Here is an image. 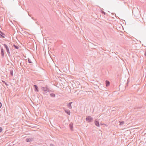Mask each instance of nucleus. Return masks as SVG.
Masks as SVG:
<instances>
[{"label":"nucleus","instance_id":"nucleus-12","mask_svg":"<svg viewBox=\"0 0 146 146\" xmlns=\"http://www.w3.org/2000/svg\"><path fill=\"white\" fill-rule=\"evenodd\" d=\"M106 86L107 87L109 86L110 84V82L108 80L106 81Z\"/></svg>","mask_w":146,"mask_h":146},{"label":"nucleus","instance_id":"nucleus-7","mask_svg":"<svg viewBox=\"0 0 146 146\" xmlns=\"http://www.w3.org/2000/svg\"><path fill=\"white\" fill-rule=\"evenodd\" d=\"M72 103V102H70L67 105L68 107L70 109H71L72 108L71 104Z\"/></svg>","mask_w":146,"mask_h":146},{"label":"nucleus","instance_id":"nucleus-10","mask_svg":"<svg viewBox=\"0 0 146 146\" xmlns=\"http://www.w3.org/2000/svg\"><path fill=\"white\" fill-rule=\"evenodd\" d=\"M64 111L68 115H70V111L69 110H64Z\"/></svg>","mask_w":146,"mask_h":146},{"label":"nucleus","instance_id":"nucleus-13","mask_svg":"<svg viewBox=\"0 0 146 146\" xmlns=\"http://www.w3.org/2000/svg\"><path fill=\"white\" fill-rule=\"evenodd\" d=\"M50 96L51 97L55 98L56 97L55 94L53 93L50 94Z\"/></svg>","mask_w":146,"mask_h":146},{"label":"nucleus","instance_id":"nucleus-4","mask_svg":"<svg viewBox=\"0 0 146 146\" xmlns=\"http://www.w3.org/2000/svg\"><path fill=\"white\" fill-rule=\"evenodd\" d=\"M1 57L2 58H3L4 56V49L3 48H1Z\"/></svg>","mask_w":146,"mask_h":146},{"label":"nucleus","instance_id":"nucleus-21","mask_svg":"<svg viewBox=\"0 0 146 146\" xmlns=\"http://www.w3.org/2000/svg\"><path fill=\"white\" fill-rule=\"evenodd\" d=\"M102 13L104 14V15H105V14H106V13L103 11H102Z\"/></svg>","mask_w":146,"mask_h":146},{"label":"nucleus","instance_id":"nucleus-8","mask_svg":"<svg viewBox=\"0 0 146 146\" xmlns=\"http://www.w3.org/2000/svg\"><path fill=\"white\" fill-rule=\"evenodd\" d=\"M95 125L97 127H99L100 126V124L99 123V122L98 121H96V120H95Z\"/></svg>","mask_w":146,"mask_h":146},{"label":"nucleus","instance_id":"nucleus-2","mask_svg":"<svg viewBox=\"0 0 146 146\" xmlns=\"http://www.w3.org/2000/svg\"><path fill=\"white\" fill-rule=\"evenodd\" d=\"M3 45L6 49V51L7 52L8 55L9 57H10L11 56V54L10 52L9 47L7 45L5 44H3Z\"/></svg>","mask_w":146,"mask_h":146},{"label":"nucleus","instance_id":"nucleus-17","mask_svg":"<svg viewBox=\"0 0 146 146\" xmlns=\"http://www.w3.org/2000/svg\"><path fill=\"white\" fill-rule=\"evenodd\" d=\"M28 61L29 63H32V62L31 60L30 59H29V58H28Z\"/></svg>","mask_w":146,"mask_h":146},{"label":"nucleus","instance_id":"nucleus-9","mask_svg":"<svg viewBox=\"0 0 146 146\" xmlns=\"http://www.w3.org/2000/svg\"><path fill=\"white\" fill-rule=\"evenodd\" d=\"M13 70H14V69L13 68H11V69L10 70V74L12 76H13Z\"/></svg>","mask_w":146,"mask_h":146},{"label":"nucleus","instance_id":"nucleus-6","mask_svg":"<svg viewBox=\"0 0 146 146\" xmlns=\"http://www.w3.org/2000/svg\"><path fill=\"white\" fill-rule=\"evenodd\" d=\"M33 141V139L31 138H27L26 139V141L28 142H31Z\"/></svg>","mask_w":146,"mask_h":146},{"label":"nucleus","instance_id":"nucleus-1","mask_svg":"<svg viewBox=\"0 0 146 146\" xmlns=\"http://www.w3.org/2000/svg\"><path fill=\"white\" fill-rule=\"evenodd\" d=\"M41 89L43 91V93L44 94H46L48 92H53V91L50 90V88L47 85H46L45 87H42Z\"/></svg>","mask_w":146,"mask_h":146},{"label":"nucleus","instance_id":"nucleus-16","mask_svg":"<svg viewBox=\"0 0 146 146\" xmlns=\"http://www.w3.org/2000/svg\"><path fill=\"white\" fill-rule=\"evenodd\" d=\"M120 122V125H122L124 124V121H119Z\"/></svg>","mask_w":146,"mask_h":146},{"label":"nucleus","instance_id":"nucleus-5","mask_svg":"<svg viewBox=\"0 0 146 146\" xmlns=\"http://www.w3.org/2000/svg\"><path fill=\"white\" fill-rule=\"evenodd\" d=\"M6 36V35L5 34L1 31H0V37L1 38H5Z\"/></svg>","mask_w":146,"mask_h":146},{"label":"nucleus","instance_id":"nucleus-26","mask_svg":"<svg viewBox=\"0 0 146 146\" xmlns=\"http://www.w3.org/2000/svg\"><path fill=\"white\" fill-rule=\"evenodd\" d=\"M103 125V124H101V125Z\"/></svg>","mask_w":146,"mask_h":146},{"label":"nucleus","instance_id":"nucleus-18","mask_svg":"<svg viewBox=\"0 0 146 146\" xmlns=\"http://www.w3.org/2000/svg\"><path fill=\"white\" fill-rule=\"evenodd\" d=\"M2 82H3L6 86H8V85L4 81L2 80Z\"/></svg>","mask_w":146,"mask_h":146},{"label":"nucleus","instance_id":"nucleus-24","mask_svg":"<svg viewBox=\"0 0 146 146\" xmlns=\"http://www.w3.org/2000/svg\"><path fill=\"white\" fill-rule=\"evenodd\" d=\"M144 55L146 56V51L145 52Z\"/></svg>","mask_w":146,"mask_h":146},{"label":"nucleus","instance_id":"nucleus-14","mask_svg":"<svg viewBox=\"0 0 146 146\" xmlns=\"http://www.w3.org/2000/svg\"><path fill=\"white\" fill-rule=\"evenodd\" d=\"M69 126L70 129L72 130V128H73V124H72L70 123L69 125Z\"/></svg>","mask_w":146,"mask_h":146},{"label":"nucleus","instance_id":"nucleus-15","mask_svg":"<svg viewBox=\"0 0 146 146\" xmlns=\"http://www.w3.org/2000/svg\"><path fill=\"white\" fill-rule=\"evenodd\" d=\"M13 46L15 48V49H18L19 48V47L18 46L16 45H15L14 44L13 45Z\"/></svg>","mask_w":146,"mask_h":146},{"label":"nucleus","instance_id":"nucleus-20","mask_svg":"<svg viewBox=\"0 0 146 146\" xmlns=\"http://www.w3.org/2000/svg\"><path fill=\"white\" fill-rule=\"evenodd\" d=\"M2 106V104L1 102H0V108H1Z\"/></svg>","mask_w":146,"mask_h":146},{"label":"nucleus","instance_id":"nucleus-22","mask_svg":"<svg viewBox=\"0 0 146 146\" xmlns=\"http://www.w3.org/2000/svg\"><path fill=\"white\" fill-rule=\"evenodd\" d=\"M50 146H55L53 144H51L50 145Z\"/></svg>","mask_w":146,"mask_h":146},{"label":"nucleus","instance_id":"nucleus-25","mask_svg":"<svg viewBox=\"0 0 146 146\" xmlns=\"http://www.w3.org/2000/svg\"><path fill=\"white\" fill-rule=\"evenodd\" d=\"M32 18L33 19H33V17H32Z\"/></svg>","mask_w":146,"mask_h":146},{"label":"nucleus","instance_id":"nucleus-11","mask_svg":"<svg viewBox=\"0 0 146 146\" xmlns=\"http://www.w3.org/2000/svg\"><path fill=\"white\" fill-rule=\"evenodd\" d=\"M34 86L35 88V90L36 92H38V88L37 86L36 85H34Z\"/></svg>","mask_w":146,"mask_h":146},{"label":"nucleus","instance_id":"nucleus-19","mask_svg":"<svg viewBox=\"0 0 146 146\" xmlns=\"http://www.w3.org/2000/svg\"><path fill=\"white\" fill-rule=\"evenodd\" d=\"M3 130V129L2 127H0V133L2 132Z\"/></svg>","mask_w":146,"mask_h":146},{"label":"nucleus","instance_id":"nucleus-23","mask_svg":"<svg viewBox=\"0 0 146 146\" xmlns=\"http://www.w3.org/2000/svg\"><path fill=\"white\" fill-rule=\"evenodd\" d=\"M128 82H127V86H125V88L126 87V86H128Z\"/></svg>","mask_w":146,"mask_h":146},{"label":"nucleus","instance_id":"nucleus-3","mask_svg":"<svg viewBox=\"0 0 146 146\" xmlns=\"http://www.w3.org/2000/svg\"><path fill=\"white\" fill-rule=\"evenodd\" d=\"M93 118L90 116H87L86 120L88 122H91L93 121Z\"/></svg>","mask_w":146,"mask_h":146}]
</instances>
